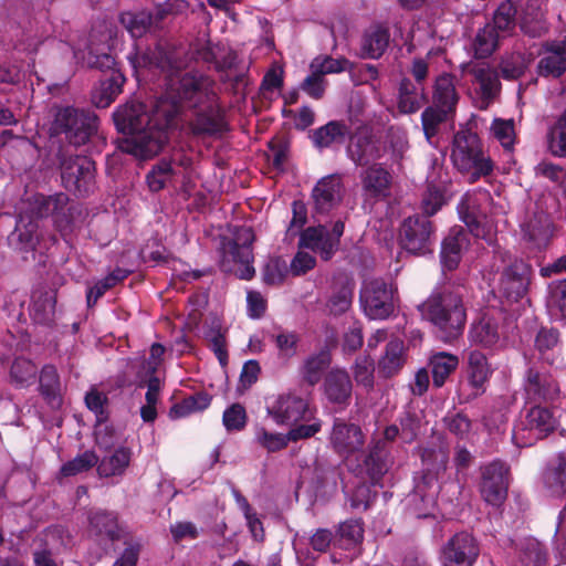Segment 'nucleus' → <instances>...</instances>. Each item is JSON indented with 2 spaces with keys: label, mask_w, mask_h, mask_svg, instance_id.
Here are the masks:
<instances>
[{
  "label": "nucleus",
  "mask_w": 566,
  "mask_h": 566,
  "mask_svg": "<svg viewBox=\"0 0 566 566\" xmlns=\"http://www.w3.org/2000/svg\"><path fill=\"white\" fill-rule=\"evenodd\" d=\"M38 368L29 359L17 358L11 367V378L20 387L32 384L35 379Z\"/></svg>",
  "instance_id": "58"
},
{
  "label": "nucleus",
  "mask_w": 566,
  "mask_h": 566,
  "mask_svg": "<svg viewBox=\"0 0 566 566\" xmlns=\"http://www.w3.org/2000/svg\"><path fill=\"white\" fill-rule=\"evenodd\" d=\"M350 132L346 124L332 120L315 129L312 134V140L314 146L319 149L329 148L344 144Z\"/></svg>",
  "instance_id": "36"
},
{
  "label": "nucleus",
  "mask_w": 566,
  "mask_h": 566,
  "mask_svg": "<svg viewBox=\"0 0 566 566\" xmlns=\"http://www.w3.org/2000/svg\"><path fill=\"white\" fill-rule=\"evenodd\" d=\"M429 365L432 371L433 386L440 388L457 369L459 358L453 354L439 352L430 357Z\"/></svg>",
  "instance_id": "43"
},
{
  "label": "nucleus",
  "mask_w": 566,
  "mask_h": 566,
  "mask_svg": "<svg viewBox=\"0 0 566 566\" xmlns=\"http://www.w3.org/2000/svg\"><path fill=\"white\" fill-rule=\"evenodd\" d=\"M329 442L338 454L348 457L360 451L364 444V436L358 426L336 419L329 436Z\"/></svg>",
  "instance_id": "23"
},
{
  "label": "nucleus",
  "mask_w": 566,
  "mask_h": 566,
  "mask_svg": "<svg viewBox=\"0 0 566 566\" xmlns=\"http://www.w3.org/2000/svg\"><path fill=\"white\" fill-rule=\"evenodd\" d=\"M431 222L421 216L407 218L400 229L401 247L409 253L423 255L431 252Z\"/></svg>",
  "instance_id": "16"
},
{
  "label": "nucleus",
  "mask_w": 566,
  "mask_h": 566,
  "mask_svg": "<svg viewBox=\"0 0 566 566\" xmlns=\"http://www.w3.org/2000/svg\"><path fill=\"white\" fill-rule=\"evenodd\" d=\"M458 101L454 77L448 73L439 75L433 86V104L421 114L422 129L430 145L436 146L434 137L439 125L453 116Z\"/></svg>",
  "instance_id": "6"
},
{
  "label": "nucleus",
  "mask_w": 566,
  "mask_h": 566,
  "mask_svg": "<svg viewBox=\"0 0 566 566\" xmlns=\"http://www.w3.org/2000/svg\"><path fill=\"white\" fill-rule=\"evenodd\" d=\"M353 64L346 59H333L331 56L316 57L310 64V71L321 74H335L344 71H352Z\"/></svg>",
  "instance_id": "57"
},
{
  "label": "nucleus",
  "mask_w": 566,
  "mask_h": 566,
  "mask_svg": "<svg viewBox=\"0 0 566 566\" xmlns=\"http://www.w3.org/2000/svg\"><path fill=\"white\" fill-rule=\"evenodd\" d=\"M119 21L132 38H139L149 30L153 17L146 11L124 12L119 15Z\"/></svg>",
  "instance_id": "47"
},
{
  "label": "nucleus",
  "mask_w": 566,
  "mask_h": 566,
  "mask_svg": "<svg viewBox=\"0 0 566 566\" xmlns=\"http://www.w3.org/2000/svg\"><path fill=\"white\" fill-rule=\"evenodd\" d=\"M350 159L357 165H369L381 158L380 144L369 137L354 136L347 147Z\"/></svg>",
  "instance_id": "35"
},
{
  "label": "nucleus",
  "mask_w": 566,
  "mask_h": 566,
  "mask_svg": "<svg viewBox=\"0 0 566 566\" xmlns=\"http://www.w3.org/2000/svg\"><path fill=\"white\" fill-rule=\"evenodd\" d=\"M254 234L251 228H240L232 241L223 250L221 266L226 272H233L241 280H250L254 275L252 243Z\"/></svg>",
  "instance_id": "9"
},
{
  "label": "nucleus",
  "mask_w": 566,
  "mask_h": 566,
  "mask_svg": "<svg viewBox=\"0 0 566 566\" xmlns=\"http://www.w3.org/2000/svg\"><path fill=\"white\" fill-rule=\"evenodd\" d=\"M520 27L525 34L538 38L547 30L544 11L537 0H526L518 4Z\"/></svg>",
  "instance_id": "31"
},
{
  "label": "nucleus",
  "mask_w": 566,
  "mask_h": 566,
  "mask_svg": "<svg viewBox=\"0 0 566 566\" xmlns=\"http://www.w3.org/2000/svg\"><path fill=\"white\" fill-rule=\"evenodd\" d=\"M546 560V554L539 544L534 538L526 541L525 549L522 557L524 566H542Z\"/></svg>",
  "instance_id": "63"
},
{
  "label": "nucleus",
  "mask_w": 566,
  "mask_h": 566,
  "mask_svg": "<svg viewBox=\"0 0 566 566\" xmlns=\"http://www.w3.org/2000/svg\"><path fill=\"white\" fill-rule=\"evenodd\" d=\"M524 390L527 399L533 401H552L559 395L556 378L545 367L532 366L524 377Z\"/></svg>",
  "instance_id": "20"
},
{
  "label": "nucleus",
  "mask_w": 566,
  "mask_h": 566,
  "mask_svg": "<svg viewBox=\"0 0 566 566\" xmlns=\"http://www.w3.org/2000/svg\"><path fill=\"white\" fill-rule=\"evenodd\" d=\"M547 146L552 155L562 158L566 157V111L549 128Z\"/></svg>",
  "instance_id": "48"
},
{
  "label": "nucleus",
  "mask_w": 566,
  "mask_h": 566,
  "mask_svg": "<svg viewBox=\"0 0 566 566\" xmlns=\"http://www.w3.org/2000/svg\"><path fill=\"white\" fill-rule=\"evenodd\" d=\"M266 415L277 426H295L307 420L308 402L294 394H280L266 400Z\"/></svg>",
  "instance_id": "13"
},
{
  "label": "nucleus",
  "mask_w": 566,
  "mask_h": 566,
  "mask_svg": "<svg viewBox=\"0 0 566 566\" xmlns=\"http://www.w3.org/2000/svg\"><path fill=\"white\" fill-rule=\"evenodd\" d=\"M406 347L401 339H390L382 356L378 360L379 373L385 377L397 375L406 363Z\"/></svg>",
  "instance_id": "32"
},
{
  "label": "nucleus",
  "mask_w": 566,
  "mask_h": 566,
  "mask_svg": "<svg viewBox=\"0 0 566 566\" xmlns=\"http://www.w3.org/2000/svg\"><path fill=\"white\" fill-rule=\"evenodd\" d=\"M180 179V171L166 158L159 160L148 171L146 181L153 192H158L167 186H175Z\"/></svg>",
  "instance_id": "37"
},
{
  "label": "nucleus",
  "mask_w": 566,
  "mask_h": 566,
  "mask_svg": "<svg viewBox=\"0 0 566 566\" xmlns=\"http://www.w3.org/2000/svg\"><path fill=\"white\" fill-rule=\"evenodd\" d=\"M132 459V449L128 447H118L113 454L104 457L97 465L101 476L122 475L128 468Z\"/></svg>",
  "instance_id": "41"
},
{
  "label": "nucleus",
  "mask_w": 566,
  "mask_h": 566,
  "mask_svg": "<svg viewBox=\"0 0 566 566\" xmlns=\"http://www.w3.org/2000/svg\"><path fill=\"white\" fill-rule=\"evenodd\" d=\"M254 440L268 452L280 451L290 442L289 433L269 431L262 426L255 427Z\"/></svg>",
  "instance_id": "52"
},
{
  "label": "nucleus",
  "mask_w": 566,
  "mask_h": 566,
  "mask_svg": "<svg viewBox=\"0 0 566 566\" xmlns=\"http://www.w3.org/2000/svg\"><path fill=\"white\" fill-rule=\"evenodd\" d=\"M62 182L69 191L86 196L94 189L95 165L86 156H70L61 163Z\"/></svg>",
  "instance_id": "11"
},
{
  "label": "nucleus",
  "mask_w": 566,
  "mask_h": 566,
  "mask_svg": "<svg viewBox=\"0 0 566 566\" xmlns=\"http://www.w3.org/2000/svg\"><path fill=\"white\" fill-rule=\"evenodd\" d=\"M517 12L518 6L513 0H506L496 9L491 24L499 31H510L515 25Z\"/></svg>",
  "instance_id": "53"
},
{
  "label": "nucleus",
  "mask_w": 566,
  "mask_h": 566,
  "mask_svg": "<svg viewBox=\"0 0 566 566\" xmlns=\"http://www.w3.org/2000/svg\"><path fill=\"white\" fill-rule=\"evenodd\" d=\"M546 305L552 316L566 319V279L548 285Z\"/></svg>",
  "instance_id": "45"
},
{
  "label": "nucleus",
  "mask_w": 566,
  "mask_h": 566,
  "mask_svg": "<svg viewBox=\"0 0 566 566\" xmlns=\"http://www.w3.org/2000/svg\"><path fill=\"white\" fill-rule=\"evenodd\" d=\"M343 192L344 186L339 175H329L319 179L312 191L316 211L327 213L336 208Z\"/></svg>",
  "instance_id": "25"
},
{
  "label": "nucleus",
  "mask_w": 566,
  "mask_h": 566,
  "mask_svg": "<svg viewBox=\"0 0 566 566\" xmlns=\"http://www.w3.org/2000/svg\"><path fill=\"white\" fill-rule=\"evenodd\" d=\"M90 533L96 537H105L117 541L122 537L123 530L114 512L95 511L88 516Z\"/></svg>",
  "instance_id": "34"
},
{
  "label": "nucleus",
  "mask_w": 566,
  "mask_h": 566,
  "mask_svg": "<svg viewBox=\"0 0 566 566\" xmlns=\"http://www.w3.org/2000/svg\"><path fill=\"white\" fill-rule=\"evenodd\" d=\"M40 390L48 400H56L60 392V378L54 366L46 365L42 368L40 374Z\"/></svg>",
  "instance_id": "59"
},
{
  "label": "nucleus",
  "mask_w": 566,
  "mask_h": 566,
  "mask_svg": "<svg viewBox=\"0 0 566 566\" xmlns=\"http://www.w3.org/2000/svg\"><path fill=\"white\" fill-rule=\"evenodd\" d=\"M543 483L551 496L566 495V455L564 453H559L548 463L543 474Z\"/></svg>",
  "instance_id": "33"
},
{
  "label": "nucleus",
  "mask_w": 566,
  "mask_h": 566,
  "mask_svg": "<svg viewBox=\"0 0 566 566\" xmlns=\"http://www.w3.org/2000/svg\"><path fill=\"white\" fill-rule=\"evenodd\" d=\"M374 371L375 364L374 359L369 356L358 357L354 365V378L358 386H363L366 389L374 387Z\"/></svg>",
  "instance_id": "61"
},
{
  "label": "nucleus",
  "mask_w": 566,
  "mask_h": 566,
  "mask_svg": "<svg viewBox=\"0 0 566 566\" xmlns=\"http://www.w3.org/2000/svg\"><path fill=\"white\" fill-rule=\"evenodd\" d=\"M297 343L298 337L295 333L282 332L275 336L279 356L284 359H290L296 354Z\"/></svg>",
  "instance_id": "64"
},
{
  "label": "nucleus",
  "mask_w": 566,
  "mask_h": 566,
  "mask_svg": "<svg viewBox=\"0 0 566 566\" xmlns=\"http://www.w3.org/2000/svg\"><path fill=\"white\" fill-rule=\"evenodd\" d=\"M364 196L371 199L386 198L390 193L392 176L378 164L370 165L360 175Z\"/></svg>",
  "instance_id": "28"
},
{
  "label": "nucleus",
  "mask_w": 566,
  "mask_h": 566,
  "mask_svg": "<svg viewBox=\"0 0 566 566\" xmlns=\"http://www.w3.org/2000/svg\"><path fill=\"white\" fill-rule=\"evenodd\" d=\"M397 289L391 282L382 279L365 281L359 303L369 319H386L395 311Z\"/></svg>",
  "instance_id": "10"
},
{
  "label": "nucleus",
  "mask_w": 566,
  "mask_h": 566,
  "mask_svg": "<svg viewBox=\"0 0 566 566\" xmlns=\"http://www.w3.org/2000/svg\"><path fill=\"white\" fill-rule=\"evenodd\" d=\"M566 71V40L547 41L543 44L537 63V73L557 78Z\"/></svg>",
  "instance_id": "24"
},
{
  "label": "nucleus",
  "mask_w": 566,
  "mask_h": 566,
  "mask_svg": "<svg viewBox=\"0 0 566 566\" xmlns=\"http://www.w3.org/2000/svg\"><path fill=\"white\" fill-rule=\"evenodd\" d=\"M428 189L422 199V209L426 214H434L446 202L444 192L449 182L448 172L442 165L434 163L427 176Z\"/></svg>",
  "instance_id": "26"
},
{
  "label": "nucleus",
  "mask_w": 566,
  "mask_h": 566,
  "mask_svg": "<svg viewBox=\"0 0 566 566\" xmlns=\"http://www.w3.org/2000/svg\"><path fill=\"white\" fill-rule=\"evenodd\" d=\"M470 238L461 227L450 229L448 237L442 241L440 259L443 270L452 271L458 268L463 251L468 249Z\"/></svg>",
  "instance_id": "27"
},
{
  "label": "nucleus",
  "mask_w": 566,
  "mask_h": 566,
  "mask_svg": "<svg viewBox=\"0 0 566 566\" xmlns=\"http://www.w3.org/2000/svg\"><path fill=\"white\" fill-rule=\"evenodd\" d=\"M479 554V545L471 534L457 533L442 548L443 566H472Z\"/></svg>",
  "instance_id": "19"
},
{
  "label": "nucleus",
  "mask_w": 566,
  "mask_h": 566,
  "mask_svg": "<svg viewBox=\"0 0 566 566\" xmlns=\"http://www.w3.org/2000/svg\"><path fill=\"white\" fill-rule=\"evenodd\" d=\"M98 463V457L94 451H85L73 460L67 461L61 468V474L63 476H73L83 472L88 471Z\"/></svg>",
  "instance_id": "54"
},
{
  "label": "nucleus",
  "mask_w": 566,
  "mask_h": 566,
  "mask_svg": "<svg viewBox=\"0 0 566 566\" xmlns=\"http://www.w3.org/2000/svg\"><path fill=\"white\" fill-rule=\"evenodd\" d=\"M423 85H416L409 78H403L399 85L398 108L403 114L416 113L426 103Z\"/></svg>",
  "instance_id": "38"
},
{
  "label": "nucleus",
  "mask_w": 566,
  "mask_h": 566,
  "mask_svg": "<svg viewBox=\"0 0 566 566\" xmlns=\"http://www.w3.org/2000/svg\"><path fill=\"white\" fill-rule=\"evenodd\" d=\"M471 73L482 98L489 103L499 92L500 82L496 72L482 63L473 66Z\"/></svg>",
  "instance_id": "42"
},
{
  "label": "nucleus",
  "mask_w": 566,
  "mask_h": 566,
  "mask_svg": "<svg viewBox=\"0 0 566 566\" xmlns=\"http://www.w3.org/2000/svg\"><path fill=\"white\" fill-rule=\"evenodd\" d=\"M515 327V323L503 312L486 310L472 323L468 338L471 345L500 350L507 345Z\"/></svg>",
  "instance_id": "7"
},
{
  "label": "nucleus",
  "mask_w": 566,
  "mask_h": 566,
  "mask_svg": "<svg viewBox=\"0 0 566 566\" xmlns=\"http://www.w3.org/2000/svg\"><path fill=\"white\" fill-rule=\"evenodd\" d=\"M523 239L530 249L542 251L553 238L554 224L549 216L543 211L526 217L520 224Z\"/></svg>",
  "instance_id": "21"
},
{
  "label": "nucleus",
  "mask_w": 566,
  "mask_h": 566,
  "mask_svg": "<svg viewBox=\"0 0 566 566\" xmlns=\"http://www.w3.org/2000/svg\"><path fill=\"white\" fill-rule=\"evenodd\" d=\"M451 160L453 166L471 184L489 176L493 170V164L483 154L476 134L470 130L455 133L451 148Z\"/></svg>",
  "instance_id": "5"
},
{
  "label": "nucleus",
  "mask_w": 566,
  "mask_h": 566,
  "mask_svg": "<svg viewBox=\"0 0 566 566\" xmlns=\"http://www.w3.org/2000/svg\"><path fill=\"white\" fill-rule=\"evenodd\" d=\"M490 134L505 150H513L516 142L514 119L494 118L490 126Z\"/></svg>",
  "instance_id": "46"
},
{
  "label": "nucleus",
  "mask_w": 566,
  "mask_h": 566,
  "mask_svg": "<svg viewBox=\"0 0 566 566\" xmlns=\"http://www.w3.org/2000/svg\"><path fill=\"white\" fill-rule=\"evenodd\" d=\"M211 398L207 394H197L182 400L181 403L175 405L170 409L172 418H181L196 411L205 410L209 407Z\"/></svg>",
  "instance_id": "56"
},
{
  "label": "nucleus",
  "mask_w": 566,
  "mask_h": 566,
  "mask_svg": "<svg viewBox=\"0 0 566 566\" xmlns=\"http://www.w3.org/2000/svg\"><path fill=\"white\" fill-rule=\"evenodd\" d=\"M531 265L515 259L503 270L499 281V292L507 300L515 301L525 297L531 282Z\"/></svg>",
  "instance_id": "18"
},
{
  "label": "nucleus",
  "mask_w": 566,
  "mask_h": 566,
  "mask_svg": "<svg viewBox=\"0 0 566 566\" xmlns=\"http://www.w3.org/2000/svg\"><path fill=\"white\" fill-rule=\"evenodd\" d=\"M191 59L212 64L218 72H231L227 74L228 80L239 81L241 73L237 72V54L220 44H210L208 42H197L191 48Z\"/></svg>",
  "instance_id": "17"
},
{
  "label": "nucleus",
  "mask_w": 566,
  "mask_h": 566,
  "mask_svg": "<svg viewBox=\"0 0 566 566\" xmlns=\"http://www.w3.org/2000/svg\"><path fill=\"white\" fill-rule=\"evenodd\" d=\"M222 421L228 431L242 430L247 423V412L244 407L240 403H233L224 410Z\"/></svg>",
  "instance_id": "62"
},
{
  "label": "nucleus",
  "mask_w": 566,
  "mask_h": 566,
  "mask_svg": "<svg viewBox=\"0 0 566 566\" xmlns=\"http://www.w3.org/2000/svg\"><path fill=\"white\" fill-rule=\"evenodd\" d=\"M558 345V332L553 328H541L535 338V348L538 350L542 359L553 364V352Z\"/></svg>",
  "instance_id": "55"
},
{
  "label": "nucleus",
  "mask_w": 566,
  "mask_h": 566,
  "mask_svg": "<svg viewBox=\"0 0 566 566\" xmlns=\"http://www.w3.org/2000/svg\"><path fill=\"white\" fill-rule=\"evenodd\" d=\"M331 364V354L328 350H321L308 356L300 368L302 379L310 386H315L322 379L324 370Z\"/></svg>",
  "instance_id": "39"
},
{
  "label": "nucleus",
  "mask_w": 566,
  "mask_h": 566,
  "mask_svg": "<svg viewBox=\"0 0 566 566\" xmlns=\"http://www.w3.org/2000/svg\"><path fill=\"white\" fill-rule=\"evenodd\" d=\"M67 201L64 193L45 197L35 195L29 202L25 212H20L15 229L9 235V242L14 248L22 251L34 250L39 242V223L40 218L57 212Z\"/></svg>",
  "instance_id": "4"
},
{
  "label": "nucleus",
  "mask_w": 566,
  "mask_h": 566,
  "mask_svg": "<svg viewBox=\"0 0 566 566\" xmlns=\"http://www.w3.org/2000/svg\"><path fill=\"white\" fill-rule=\"evenodd\" d=\"M107 43H104L102 48H95L94 35H91V44L88 48L87 63L92 67L101 70H108L115 65V57L112 54L114 50V43L112 41V30L107 31L106 34Z\"/></svg>",
  "instance_id": "44"
},
{
  "label": "nucleus",
  "mask_w": 566,
  "mask_h": 566,
  "mask_svg": "<svg viewBox=\"0 0 566 566\" xmlns=\"http://www.w3.org/2000/svg\"><path fill=\"white\" fill-rule=\"evenodd\" d=\"M423 474L416 482L415 491L407 499L409 512L417 518L434 516L436 497L439 492V474L446 471L448 454L442 449H426L422 452Z\"/></svg>",
  "instance_id": "3"
},
{
  "label": "nucleus",
  "mask_w": 566,
  "mask_h": 566,
  "mask_svg": "<svg viewBox=\"0 0 566 566\" xmlns=\"http://www.w3.org/2000/svg\"><path fill=\"white\" fill-rule=\"evenodd\" d=\"M353 290V284L349 281H346L335 290L326 305L328 313L337 316L347 312L352 305Z\"/></svg>",
  "instance_id": "51"
},
{
  "label": "nucleus",
  "mask_w": 566,
  "mask_h": 566,
  "mask_svg": "<svg viewBox=\"0 0 566 566\" xmlns=\"http://www.w3.org/2000/svg\"><path fill=\"white\" fill-rule=\"evenodd\" d=\"M509 489V467L500 461H492L481 467L480 492L483 500L493 506H500L506 499Z\"/></svg>",
  "instance_id": "14"
},
{
  "label": "nucleus",
  "mask_w": 566,
  "mask_h": 566,
  "mask_svg": "<svg viewBox=\"0 0 566 566\" xmlns=\"http://www.w3.org/2000/svg\"><path fill=\"white\" fill-rule=\"evenodd\" d=\"M300 248L310 249L322 259L329 260L336 251V240L332 239L325 227H310L301 233Z\"/></svg>",
  "instance_id": "30"
},
{
  "label": "nucleus",
  "mask_w": 566,
  "mask_h": 566,
  "mask_svg": "<svg viewBox=\"0 0 566 566\" xmlns=\"http://www.w3.org/2000/svg\"><path fill=\"white\" fill-rule=\"evenodd\" d=\"M556 424V418L548 408L535 406L515 426L513 439L522 446H531L545 438L555 429Z\"/></svg>",
  "instance_id": "12"
},
{
  "label": "nucleus",
  "mask_w": 566,
  "mask_h": 566,
  "mask_svg": "<svg viewBox=\"0 0 566 566\" xmlns=\"http://www.w3.org/2000/svg\"><path fill=\"white\" fill-rule=\"evenodd\" d=\"M465 377L470 388L469 397H478L486 389V384L493 374L488 357L479 349H470L467 353Z\"/></svg>",
  "instance_id": "22"
},
{
  "label": "nucleus",
  "mask_w": 566,
  "mask_h": 566,
  "mask_svg": "<svg viewBox=\"0 0 566 566\" xmlns=\"http://www.w3.org/2000/svg\"><path fill=\"white\" fill-rule=\"evenodd\" d=\"M489 199L490 195L488 191L479 190L465 193L458 205L460 219L475 238H485L488 233L485 206Z\"/></svg>",
  "instance_id": "15"
},
{
  "label": "nucleus",
  "mask_w": 566,
  "mask_h": 566,
  "mask_svg": "<svg viewBox=\"0 0 566 566\" xmlns=\"http://www.w3.org/2000/svg\"><path fill=\"white\" fill-rule=\"evenodd\" d=\"M98 118L95 113L71 106L60 108L52 124L54 134H64L70 144L81 146L96 134Z\"/></svg>",
  "instance_id": "8"
},
{
  "label": "nucleus",
  "mask_w": 566,
  "mask_h": 566,
  "mask_svg": "<svg viewBox=\"0 0 566 566\" xmlns=\"http://www.w3.org/2000/svg\"><path fill=\"white\" fill-rule=\"evenodd\" d=\"M169 41H159L154 50L128 55L137 77L163 75L165 93L150 106L129 102L113 114L116 128L127 135L122 149L137 158L147 159L157 155L168 140V130L184 107L199 108L192 122L196 135H218L227 129L223 111L218 103L214 82L198 72L181 75L191 60L188 54Z\"/></svg>",
  "instance_id": "1"
},
{
  "label": "nucleus",
  "mask_w": 566,
  "mask_h": 566,
  "mask_svg": "<svg viewBox=\"0 0 566 566\" xmlns=\"http://www.w3.org/2000/svg\"><path fill=\"white\" fill-rule=\"evenodd\" d=\"M55 311V297L46 292L44 295L32 296L31 316L35 323L48 324L52 321Z\"/></svg>",
  "instance_id": "49"
},
{
  "label": "nucleus",
  "mask_w": 566,
  "mask_h": 566,
  "mask_svg": "<svg viewBox=\"0 0 566 566\" xmlns=\"http://www.w3.org/2000/svg\"><path fill=\"white\" fill-rule=\"evenodd\" d=\"M389 43L388 31L380 27H370L361 41V54L364 57L378 59L382 55Z\"/></svg>",
  "instance_id": "40"
},
{
  "label": "nucleus",
  "mask_w": 566,
  "mask_h": 566,
  "mask_svg": "<svg viewBox=\"0 0 566 566\" xmlns=\"http://www.w3.org/2000/svg\"><path fill=\"white\" fill-rule=\"evenodd\" d=\"M419 308L422 317L438 329L443 342L450 343L462 334L467 312L458 290L446 286L441 292L432 293Z\"/></svg>",
  "instance_id": "2"
},
{
  "label": "nucleus",
  "mask_w": 566,
  "mask_h": 566,
  "mask_svg": "<svg viewBox=\"0 0 566 566\" xmlns=\"http://www.w3.org/2000/svg\"><path fill=\"white\" fill-rule=\"evenodd\" d=\"M323 388L324 395L329 402L339 406L348 405L353 385L345 369L338 367L332 368L325 376Z\"/></svg>",
  "instance_id": "29"
},
{
  "label": "nucleus",
  "mask_w": 566,
  "mask_h": 566,
  "mask_svg": "<svg viewBox=\"0 0 566 566\" xmlns=\"http://www.w3.org/2000/svg\"><path fill=\"white\" fill-rule=\"evenodd\" d=\"M120 92V85L117 80L112 78L101 83L92 94V102L98 108H105L111 105Z\"/></svg>",
  "instance_id": "60"
},
{
  "label": "nucleus",
  "mask_w": 566,
  "mask_h": 566,
  "mask_svg": "<svg viewBox=\"0 0 566 566\" xmlns=\"http://www.w3.org/2000/svg\"><path fill=\"white\" fill-rule=\"evenodd\" d=\"M496 31L491 23H488L478 32L473 43L476 57L484 59L494 52L499 41Z\"/></svg>",
  "instance_id": "50"
}]
</instances>
